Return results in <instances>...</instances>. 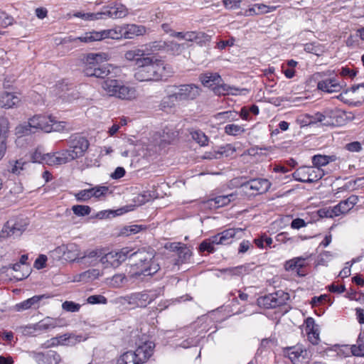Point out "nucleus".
Returning a JSON list of instances; mask_svg holds the SVG:
<instances>
[{
  "label": "nucleus",
  "instance_id": "f257e3e1",
  "mask_svg": "<svg viewBox=\"0 0 364 364\" xmlns=\"http://www.w3.org/2000/svg\"><path fill=\"white\" fill-rule=\"evenodd\" d=\"M139 63L134 75L139 82L159 81L166 79L173 73L171 66L156 55L146 56Z\"/></svg>",
  "mask_w": 364,
  "mask_h": 364
},
{
  "label": "nucleus",
  "instance_id": "f03ea898",
  "mask_svg": "<svg viewBox=\"0 0 364 364\" xmlns=\"http://www.w3.org/2000/svg\"><path fill=\"white\" fill-rule=\"evenodd\" d=\"M129 258L134 262L132 268L135 276H152L160 269V265L155 259L154 250H139L131 253Z\"/></svg>",
  "mask_w": 364,
  "mask_h": 364
},
{
  "label": "nucleus",
  "instance_id": "7ed1b4c3",
  "mask_svg": "<svg viewBox=\"0 0 364 364\" xmlns=\"http://www.w3.org/2000/svg\"><path fill=\"white\" fill-rule=\"evenodd\" d=\"M66 126L67 122L57 121L50 115H36L29 119L28 124L18 127L16 130L18 134L27 135L31 132V128L39 129L49 133L68 130Z\"/></svg>",
  "mask_w": 364,
  "mask_h": 364
},
{
  "label": "nucleus",
  "instance_id": "20e7f679",
  "mask_svg": "<svg viewBox=\"0 0 364 364\" xmlns=\"http://www.w3.org/2000/svg\"><path fill=\"white\" fill-rule=\"evenodd\" d=\"M107 60L105 53H89L86 56L83 73L87 77L105 78L110 73L106 65L102 64Z\"/></svg>",
  "mask_w": 364,
  "mask_h": 364
},
{
  "label": "nucleus",
  "instance_id": "39448f33",
  "mask_svg": "<svg viewBox=\"0 0 364 364\" xmlns=\"http://www.w3.org/2000/svg\"><path fill=\"white\" fill-rule=\"evenodd\" d=\"M67 144L68 149H64L63 151L70 162L82 157L89 148L90 142L85 136L80 134H73L67 139Z\"/></svg>",
  "mask_w": 364,
  "mask_h": 364
},
{
  "label": "nucleus",
  "instance_id": "423d86ee",
  "mask_svg": "<svg viewBox=\"0 0 364 364\" xmlns=\"http://www.w3.org/2000/svg\"><path fill=\"white\" fill-rule=\"evenodd\" d=\"M102 87L109 96L122 100H132L136 97L135 88L126 86L122 82L115 79H107L103 81Z\"/></svg>",
  "mask_w": 364,
  "mask_h": 364
},
{
  "label": "nucleus",
  "instance_id": "0eeeda50",
  "mask_svg": "<svg viewBox=\"0 0 364 364\" xmlns=\"http://www.w3.org/2000/svg\"><path fill=\"white\" fill-rule=\"evenodd\" d=\"M122 38H124L122 26L112 29L102 30L100 31H92L87 32L84 36L75 38L74 41H80L83 43H90L106 38L120 39Z\"/></svg>",
  "mask_w": 364,
  "mask_h": 364
},
{
  "label": "nucleus",
  "instance_id": "6e6552de",
  "mask_svg": "<svg viewBox=\"0 0 364 364\" xmlns=\"http://www.w3.org/2000/svg\"><path fill=\"white\" fill-rule=\"evenodd\" d=\"M161 42H153L149 44L142 46L139 48L127 50L124 54V58L129 61H135L137 67L140 65L139 61L146 56L151 55L154 51L159 50L164 47Z\"/></svg>",
  "mask_w": 364,
  "mask_h": 364
},
{
  "label": "nucleus",
  "instance_id": "1a4fd4ad",
  "mask_svg": "<svg viewBox=\"0 0 364 364\" xmlns=\"http://www.w3.org/2000/svg\"><path fill=\"white\" fill-rule=\"evenodd\" d=\"M289 299V295L282 290L259 296L257 300V305L265 309H274L286 304Z\"/></svg>",
  "mask_w": 364,
  "mask_h": 364
},
{
  "label": "nucleus",
  "instance_id": "9d476101",
  "mask_svg": "<svg viewBox=\"0 0 364 364\" xmlns=\"http://www.w3.org/2000/svg\"><path fill=\"white\" fill-rule=\"evenodd\" d=\"M131 250L122 248L119 251H112L106 253L102 250L101 263L105 268L118 267L123 262L129 257Z\"/></svg>",
  "mask_w": 364,
  "mask_h": 364
},
{
  "label": "nucleus",
  "instance_id": "9b49d317",
  "mask_svg": "<svg viewBox=\"0 0 364 364\" xmlns=\"http://www.w3.org/2000/svg\"><path fill=\"white\" fill-rule=\"evenodd\" d=\"M323 176L324 172L322 169H314L313 167H301L292 173V176L296 181L306 183L316 182Z\"/></svg>",
  "mask_w": 364,
  "mask_h": 364
},
{
  "label": "nucleus",
  "instance_id": "f8f14e48",
  "mask_svg": "<svg viewBox=\"0 0 364 364\" xmlns=\"http://www.w3.org/2000/svg\"><path fill=\"white\" fill-rule=\"evenodd\" d=\"M158 294L154 291H143L135 292L126 296L125 299L129 304L137 307L145 308L151 301L156 299Z\"/></svg>",
  "mask_w": 364,
  "mask_h": 364
},
{
  "label": "nucleus",
  "instance_id": "ddd939ff",
  "mask_svg": "<svg viewBox=\"0 0 364 364\" xmlns=\"http://www.w3.org/2000/svg\"><path fill=\"white\" fill-rule=\"evenodd\" d=\"M245 229L240 228H232L224 230L223 231L215 235V242L216 245H228L232 244L235 240L241 239L244 235Z\"/></svg>",
  "mask_w": 364,
  "mask_h": 364
},
{
  "label": "nucleus",
  "instance_id": "4468645a",
  "mask_svg": "<svg viewBox=\"0 0 364 364\" xmlns=\"http://www.w3.org/2000/svg\"><path fill=\"white\" fill-rule=\"evenodd\" d=\"M201 89L199 86L191 83L177 86L176 95L179 102H188L196 100L200 94Z\"/></svg>",
  "mask_w": 364,
  "mask_h": 364
},
{
  "label": "nucleus",
  "instance_id": "2eb2a0df",
  "mask_svg": "<svg viewBox=\"0 0 364 364\" xmlns=\"http://www.w3.org/2000/svg\"><path fill=\"white\" fill-rule=\"evenodd\" d=\"M127 14V9L122 4L105 6L102 8L101 11L97 12L100 19H107L109 18L113 19L121 18L125 17Z\"/></svg>",
  "mask_w": 364,
  "mask_h": 364
},
{
  "label": "nucleus",
  "instance_id": "dca6fc26",
  "mask_svg": "<svg viewBox=\"0 0 364 364\" xmlns=\"http://www.w3.org/2000/svg\"><path fill=\"white\" fill-rule=\"evenodd\" d=\"M33 357L38 364H59L62 361L60 355L53 350L45 352H33Z\"/></svg>",
  "mask_w": 364,
  "mask_h": 364
},
{
  "label": "nucleus",
  "instance_id": "f3484780",
  "mask_svg": "<svg viewBox=\"0 0 364 364\" xmlns=\"http://www.w3.org/2000/svg\"><path fill=\"white\" fill-rule=\"evenodd\" d=\"M271 183L267 179L257 178L250 179L242 183V186L245 189L253 191V195L265 193L270 188Z\"/></svg>",
  "mask_w": 364,
  "mask_h": 364
},
{
  "label": "nucleus",
  "instance_id": "a211bd4d",
  "mask_svg": "<svg viewBox=\"0 0 364 364\" xmlns=\"http://www.w3.org/2000/svg\"><path fill=\"white\" fill-rule=\"evenodd\" d=\"M283 354L290 359L292 363L296 362L299 358L309 360L311 357L310 352L303 348L302 345L285 347L283 348Z\"/></svg>",
  "mask_w": 364,
  "mask_h": 364
},
{
  "label": "nucleus",
  "instance_id": "6ab92c4d",
  "mask_svg": "<svg viewBox=\"0 0 364 364\" xmlns=\"http://www.w3.org/2000/svg\"><path fill=\"white\" fill-rule=\"evenodd\" d=\"M176 90H177V85H168L166 87V96L164 97L161 100L159 108L163 111H167L174 107L176 103L179 102L176 95Z\"/></svg>",
  "mask_w": 364,
  "mask_h": 364
},
{
  "label": "nucleus",
  "instance_id": "aec40b11",
  "mask_svg": "<svg viewBox=\"0 0 364 364\" xmlns=\"http://www.w3.org/2000/svg\"><path fill=\"white\" fill-rule=\"evenodd\" d=\"M65 325L63 319L48 316L34 324L33 329L36 331H48L56 327H61Z\"/></svg>",
  "mask_w": 364,
  "mask_h": 364
},
{
  "label": "nucleus",
  "instance_id": "412c9836",
  "mask_svg": "<svg viewBox=\"0 0 364 364\" xmlns=\"http://www.w3.org/2000/svg\"><path fill=\"white\" fill-rule=\"evenodd\" d=\"M102 254V249H95L92 250H87L84 252L82 256L78 258V262L89 266H95L99 262L101 263V258Z\"/></svg>",
  "mask_w": 364,
  "mask_h": 364
},
{
  "label": "nucleus",
  "instance_id": "4be33fe9",
  "mask_svg": "<svg viewBox=\"0 0 364 364\" xmlns=\"http://www.w3.org/2000/svg\"><path fill=\"white\" fill-rule=\"evenodd\" d=\"M24 230L25 228L23 225H21L13 220H10L6 222L4 225L3 229L0 232V237H8L10 236H20Z\"/></svg>",
  "mask_w": 364,
  "mask_h": 364
},
{
  "label": "nucleus",
  "instance_id": "5701e85b",
  "mask_svg": "<svg viewBox=\"0 0 364 364\" xmlns=\"http://www.w3.org/2000/svg\"><path fill=\"white\" fill-rule=\"evenodd\" d=\"M146 32V28L142 25L126 24L122 26L123 36L126 39H132L136 36H143Z\"/></svg>",
  "mask_w": 364,
  "mask_h": 364
},
{
  "label": "nucleus",
  "instance_id": "b1692460",
  "mask_svg": "<svg viewBox=\"0 0 364 364\" xmlns=\"http://www.w3.org/2000/svg\"><path fill=\"white\" fill-rule=\"evenodd\" d=\"M50 296L48 294L36 295L16 305V309L18 311L27 310L31 308L38 309L40 301L43 299H48Z\"/></svg>",
  "mask_w": 364,
  "mask_h": 364
},
{
  "label": "nucleus",
  "instance_id": "393cba45",
  "mask_svg": "<svg viewBox=\"0 0 364 364\" xmlns=\"http://www.w3.org/2000/svg\"><path fill=\"white\" fill-rule=\"evenodd\" d=\"M9 121L4 117H0V160L4 156L6 151V139L9 132Z\"/></svg>",
  "mask_w": 364,
  "mask_h": 364
},
{
  "label": "nucleus",
  "instance_id": "a878e982",
  "mask_svg": "<svg viewBox=\"0 0 364 364\" xmlns=\"http://www.w3.org/2000/svg\"><path fill=\"white\" fill-rule=\"evenodd\" d=\"M317 88L323 92L332 93L340 92L343 88V85L338 82L336 79L329 78L318 81Z\"/></svg>",
  "mask_w": 364,
  "mask_h": 364
},
{
  "label": "nucleus",
  "instance_id": "bb28decb",
  "mask_svg": "<svg viewBox=\"0 0 364 364\" xmlns=\"http://www.w3.org/2000/svg\"><path fill=\"white\" fill-rule=\"evenodd\" d=\"M153 350L150 345L144 343L139 346L135 351H132L133 356L134 357L138 364L146 363L152 355Z\"/></svg>",
  "mask_w": 364,
  "mask_h": 364
},
{
  "label": "nucleus",
  "instance_id": "cd10ccee",
  "mask_svg": "<svg viewBox=\"0 0 364 364\" xmlns=\"http://www.w3.org/2000/svg\"><path fill=\"white\" fill-rule=\"evenodd\" d=\"M68 162L63 150L55 153L46 154L44 158V164L49 166L61 165Z\"/></svg>",
  "mask_w": 364,
  "mask_h": 364
},
{
  "label": "nucleus",
  "instance_id": "c85d7f7f",
  "mask_svg": "<svg viewBox=\"0 0 364 364\" xmlns=\"http://www.w3.org/2000/svg\"><path fill=\"white\" fill-rule=\"evenodd\" d=\"M201 83L208 88L213 90V87L223 82L221 76L217 73H205L199 77Z\"/></svg>",
  "mask_w": 364,
  "mask_h": 364
},
{
  "label": "nucleus",
  "instance_id": "c756f323",
  "mask_svg": "<svg viewBox=\"0 0 364 364\" xmlns=\"http://www.w3.org/2000/svg\"><path fill=\"white\" fill-rule=\"evenodd\" d=\"M20 100L12 92H4L0 95V107L6 109L13 108L18 105Z\"/></svg>",
  "mask_w": 364,
  "mask_h": 364
},
{
  "label": "nucleus",
  "instance_id": "7c9ffc66",
  "mask_svg": "<svg viewBox=\"0 0 364 364\" xmlns=\"http://www.w3.org/2000/svg\"><path fill=\"white\" fill-rule=\"evenodd\" d=\"M60 249L63 252V256L65 259L70 261H78V258L80 257L78 247L75 244H67L61 246Z\"/></svg>",
  "mask_w": 364,
  "mask_h": 364
},
{
  "label": "nucleus",
  "instance_id": "2f4dec72",
  "mask_svg": "<svg viewBox=\"0 0 364 364\" xmlns=\"http://www.w3.org/2000/svg\"><path fill=\"white\" fill-rule=\"evenodd\" d=\"M306 266V259L302 257H296L289 261H287L285 264V269L288 271H296L297 274L299 276H304L301 269Z\"/></svg>",
  "mask_w": 364,
  "mask_h": 364
},
{
  "label": "nucleus",
  "instance_id": "473e14b6",
  "mask_svg": "<svg viewBox=\"0 0 364 364\" xmlns=\"http://www.w3.org/2000/svg\"><path fill=\"white\" fill-rule=\"evenodd\" d=\"M213 91L216 95H237V92L239 91L238 88L235 87H231L225 83H223V81L220 83L218 84L216 86L213 87Z\"/></svg>",
  "mask_w": 364,
  "mask_h": 364
},
{
  "label": "nucleus",
  "instance_id": "72a5a7b5",
  "mask_svg": "<svg viewBox=\"0 0 364 364\" xmlns=\"http://www.w3.org/2000/svg\"><path fill=\"white\" fill-rule=\"evenodd\" d=\"M230 197H235V194L231 193L226 196H218L214 198L208 200V203L210 206L218 208L228 205L232 199Z\"/></svg>",
  "mask_w": 364,
  "mask_h": 364
},
{
  "label": "nucleus",
  "instance_id": "f704fd0d",
  "mask_svg": "<svg viewBox=\"0 0 364 364\" xmlns=\"http://www.w3.org/2000/svg\"><path fill=\"white\" fill-rule=\"evenodd\" d=\"M238 113L235 110L221 112L215 115V119L221 123L235 121L238 119Z\"/></svg>",
  "mask_w": 364,
  "mask_h": 364
},
{
  "label": "nucleus",
  "instance_id": "c9c22d12",
  "mask_svg": "<svg viewBox=\"0 0 364 364\" xmlns=\"http://www.w3.org/2000/svg\"><path fill=\"white\" fill-rule=\"evenodd\" d=\"M215 242L214 235L210 237L208 239L204 240L199 245L198 250L200 252H203L205 251L208 253H213L216 251L214 245H216Z\"/></svg>",
  "mask_w": 364,
  "mask_h": 364
},
{
  "label": "nucleus",
  "instance_id": "e433bc0d",
  "mask_svg": "<svg viewBox=\"0 0 364 364\" xmlns=\"http://www.w3.org/2000/svg\"><path fill=\"white\" fill-rule=\"evenodd\" d=\"M209 36L203 32H186L185 33L184 39L189 41H196V43H201L204 41H208Z\"/></svg>",
  "mask_w": 364,
  "mask_h": 364
},
{
  "label": "nucleus",
  "instance_id": "4c0bfd02",
  "mask_svg": "<svg viewBox=\"0 0 364 364\" xmlns=\"http://www.w3.org/2000/svg\"><path fill=\"white\" fill-rule=\"evenodd\" d=\"M333 156L326 155H315L312 157V164L316 168L327 165L330 161H333Z\"/></svg>",
  "mask_w": 364,
  "mask_h": 364
},
{
  "label": "nucleus",
  "instance_id": "58836bf2",
  "mask_svg": "<svg viewBox=\"0 0 364 364\" xmlns=\"http://www.w3.org/2000/svg\"><path fill=\"white\" fill-rule=\"evenodd\" d=\"M306 118L309 119V123L311 124H315L317 122H323V125L328 126L331 124H333L334 122L327 120L325 122V117L321 112H316L314 114H306Z\"/></svg>",
  "mask_w": 364,
  "mask_h": 364
},
{
  "label": "nucleus",
  "instance_id": "ea45409f",
  "mask_svg": "<svg viewBox=\"0 0 364 364\" xmlns=\"http://www.w3.org/2000/svg\"><path fill=\"white\" fill-rule=\"evenodd\" d=\"M80 336L71 334H64L58 336L60 345L74 346L80 341Z\"/></svg>",
  "mask_w": 364,
  "mask_h": 364
},
{
  "label": "nucleus",
  "instance_id": "a19ab883",
  "mask_svg": "<svg viewBox=\"0 0 364 364\" xmlns=\"http://www.w3.org/2000/svg\"><path fill=\"white\" fill-rule=\"evenodd\" d=\"M191 134L192 139L200 146H206L208 144V138L202 131L194 130L191 132Z\"/></svg>",
  "mask_w": 364,
  "mask_h": 364
},
{
  "label": "nucleus",
  "instance_id": "79ce46f5",
  "mask_svg": "<svg viewBox=\"0 0 364 364\" xmlns=\"http://www.w3.org/2000/svg\"><path fill=\"white\" fill-rule=\"evenodd\" d=\"M178 259L176 264L183 263L186 262L191 257L192 252L191 250L186 247V245H183L177 253Z\"/></svg>",
  "mask_w": 364,
  "mask_h": 364
},
{
  "label": "nucleus",
  "instance_id": "37998d69",
  "mask_svg": "<svg viewBox=\"0 0 364 364\" xmlns=\"http://www.w3.org/2000/svg\"><path fill=\"white\" fill-rule=\"evenodd\" d=\"M225 132L228 135L237 136L245 132V129L242 126L230 124L225 127Z\"/></svg>",
  "mask_w": 364,
  "mask_h": 364
},
{
  "label": "nucleus",
  "instance_id": "c03bdc74",
  "mask_svg": "<svg viewBox=\"0 0 364 364\" xmlns=\"http://www.w3.org/2000/svg\"><path fill=\"white\" fill-rule=\"evenodd\" d=\"M230 275L240 276L249 272V265H241L232 268H228L223 270Z\"/></svg>",
  "mask_w": 364,
  "mask_h": 364
},
{
  "label": "nucleus",
  "instance_id": "a18cd8bd",
  "mask_svg": "<svg viewBox=\"0 0 364 364\" xmlns=\"http://www.w3.org/2000/svg\"><path fill=\"white\" fill-rule=\"evenodd\" d=\"M304 50L307 53L319 56L323 53L322 46L316 43H309L304 45Z\"/></svg>",
  "mask_w": 364,
  "mask_h": 364
},
{
  "label": "nucleus",
  "instance_id": "49530a36",
  "mask_svg": "<svg viewBox=\"0 0 364 364\" xmlns=\"http://www.w3.org/2000/svg\"><path fill=\"white\" fill-rule=\"evenodd\" d=\"M132 351H127L117 360V364H138L133 356Z\"/></svg>",
  "mask_w": 364,
  "mask_h": 364
},
{
  "label": "nucleus",
  "instance_id": "de8ad7c7",
  "mask_svg": "<svg viewBox=\"0 0 364 364\" xmlns=\"http://www.w3.org/2000/svg\"><path fill=\"white\" fill-rule=\"evenodd\" d=\"M74 214L77 216H86L91 213V208L88 205H75L72 207Z\"/></svg>",
  "mask_w": 364,
  "mask_h": 364
},
{
  "label": "nucleus",
  "instance_id": "09e8293b",
  "mask_svg": "<svg viewBox=\"0 0 364 364\" xmlns=\"http://www.w3.org/2000/svg\"><path fill=\"white\" fill-rule=\"evenodd\" d=\"M28 165V162L22 161V159L17 160L14 162V164L11 166V172L19 175L21 171L26 169V166Z\"/></svg>",
  "mask_w": 364,
  "mask_h": 364
},
{
  "label": "nucleus",
  "instance_id": "8fccbe9b",
  "mask_svg": "<svg viewBox=\"0 0 364 364\" xmlns=\"http://www.w3.org/2000/svg\"><path fill=\"white\" fill-rule=\"evenodd\" d=\"M14 18L4 11H0V28H6L12 25Z\"/></svg>",
  "mask_w": 364,
  "mask_h": 364
},
{
  "label": "nucleus",
  "instance_id": "3c124183",
  "mask_svg": "<svg viewBox=\"0 0 364 364\" xmlns=\"http://www.w3.org/2000/svg\"><path fill=\"white\" fill-rule=\"evenodd\" d=\"M350 350L354 356L364 357V344L359 342L358 339L355 345L351 346Z\"/></svg>",
  "mask_w": 364,
  "mask_h": 364
},
{
  "label": "nucleus",
  "instance_id": "603ef678",
  "mask_svg": "<svg viewBox=\"0 0 364 364\" xmlns=\"http://www.w3.org/2000/svg\"><path fill=\"white\" fill-rule=\"evenodd\" d=\"M318 214L319 217L321 218H332L333 217L338 216L336 210H334V208L328 207V208H321L318 210Z\"/></svg>",
  "mask_w": 364,
  "mask_h": 364
},
{
  "label": "nucleus",
  "instance_id": "864d4df0",
  "mask_svg": "<svg viewBox=\"0 0 364 364\" xmlns=\"http://www.w3.org/2000/svg\"><path fill=\"white\" fill-rule=\"evenodd\" d=\"M334 210H336L338 216L343 214H346L348 213L351 208L348 206V204H346L345 200H341L338 204L333 206Z\"/></svg>",
  "mask_w": 364,
  "mask_h": 364
},
{
  "label": "nucleus",
  "instance_id": "5fc2aeb1",
  "mask_svg": "<svg viewBox=\"0 0 364 364\" xmlns=\"http://www.w3.org/2000/svg\"><path fill=\"white\" fill-rule=\"evenodd\" d=\"M62 308L66 311L77 312L80 310V305L73 301H65L63 303Z\"/></svg>",
  "mask_w": 364,
  "mask_h": 364
},
{
  "label": "nucleus",
  "instance_id": "6e6d98bb",
  "mask_svg": "<svg viewBox=\"0 0 364 364\" xmlns=\"http://www.w3.org/2000/svg\"><path fill=\"white\" fill-rule=\"evenodd\" d=\"M87 303L91 304H106L107 303V299L103 295L97 294V295L90 296L87 299Z\"/></svg>",
  "mask_w": 364,
  "mask_h": 364
},
{
  "label": "nucleus",
  "instance_id": "4d7b16f0",
  "mask_svg": "<svg viewBox=\"0 0 364 364\" xmlns=\"http://www.w3.org/2000/svg\"><path fill=\"white\" fill-rule=\"evenodd\" d=\"M255 6L257 9V14H264L276 10L277 6H267L264 4H255Z\"/></svg>",
  "mask_w": 364,
  "mask_h": 364
},
{
  "label": "nucleus",
  "instance_id": "13d9d810",
  "mask_svg": "<svg viewBox=\"0 0 364 364\" xmlns=\"http://www.w3.org/2000/svg\"><path fill=\"white\" fill-rule=\"evenodd\" d=\"M75 17L80 18L85 21H95L99 20V15L97 13H84V12H77L74 14Z\"/></svg>",
  "mask_w": 364,
  "mask_h": 364
},
{
  "label": "nucleus",
  "instance_id": "bf43d9fd",
  "mask_svg": "<svg viewBox=\"0 0 364 364\" xmlns=\"http://www.w3.org/2000/svg\"><path fill=\"white\" fill-rule=\"evenodd\" d=\"M46 154H43L39 148L36 149V151L31 154V161L33 163H41L44 164V158Z\"/></svg>",
  "mask_w": 364,
  "mask_h": 364
},
{
  "label": "nucleus",
  "instance_id": "052dcab7",
  "mask_svg": "<svg viewBox=\"0 0 364 364\" xmlns=\"http://www.w3.org/2000/svg\"><path fill=\"white\" fill-rule=\"evenodd\" d=\"M100 276V271L96 269H89L87 271L84 272L80 274L81 278H87L91 280H94L98 278Z\"/></svg>",
  "mask_w": 364,
  "mask_h": 364
},
{
  "label": "nucleus",
  "instance_id": "680f3d73",
  "mask_svg": "<svg viewBox=\"0 0 364 364\" xmlns=\"http://www.w3.org/2000/svg\"><path fill=\"white\" fill-rule=\"evenodd\" d=\"M245 0H223L224 6L227 9H236L240 6V4Z\"/></svg>",
  "mask_w": 364,
  "mask_h": 364
},
{
  "label": "nucleus",
  "instance_id": "e2e57ef3",
  "mask_svg": "<svg viewBox=\"0 0 364 364\" xmlns=\"http://www.w3.org/2000/svg\"><path fill=\"white\" fill-rule=\"evenodd\" d=\"M308 340L313 344L317 345L319 341V333L317 329L310 330L307 331Z\"/></svg>",
  "mask_w": 364,
  "mask_h": 364
},
{
  "label": "nucleus",
  "instance_id": "0e129e2a",
  "mask_svg": "<svg viewBox=\"0 0 364 364\" xmlns=\"http://www.w3.org/2000/svg\"><path fill=\"white\" fill-rule=\"evenodd\" d=\"M168 46L169 47L170 50L177 55L181 54V52L185 49L184 44H179L173 41L170 42Z\"/></svg>",
  "mask_w": 364,
  "mask_h": 364
},
{
  "label": "nucleus",
  "instance_id": "69168bd1",
  "mask_svg": "<svg viewBox=\"0 0 364 364\" xmlns=\"http://www.w3.org/2000/svg\"><path fill=\"white\" fill-rule=\"evenodd\" d=\"M47 261V257L44 255H41L36 259L34 262V267L37 269H43L46 267V263Z\"/></svg>",
  "mask_w": 364,
  "mask_h": 364
},
{
  "label": "nucleus",
  "instance_id": "338daca9",
  "mask_svg": "<svg viewBox=\"0 0 364 364\" xmlns=\"http://www.w3.org/2000/svg\"><path fill=\"white\" fill-rule=\"evenodd\" d=\"M328 300V295L326 294H322L319 296H314L311 299V304L312 306H316L320 304H323L326 302Z\"/></svg>",
  "mask_w": 364,
  "mask_h": 364
},
{
  "label": "nucleus",
  "instance_id": "774afa93",
  "mask_svg": "<svg viewBox=\"0 0 364 364\" xmlns=\"http://www.w3.org/2000/svg\"><path fill=\"white\" fill-rule=\"evenodd\" d=\"M323 114L325 117V122L327 120L333 122V119L338 117V112L332 109H326Z\"/></svg>",
  "mask_w": 364,
  "mask_h": 364
}]
</instances>
